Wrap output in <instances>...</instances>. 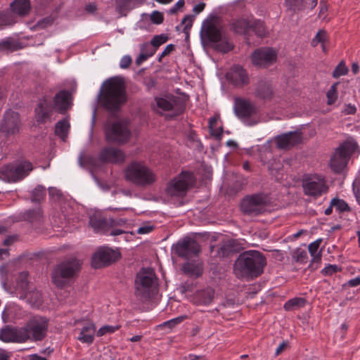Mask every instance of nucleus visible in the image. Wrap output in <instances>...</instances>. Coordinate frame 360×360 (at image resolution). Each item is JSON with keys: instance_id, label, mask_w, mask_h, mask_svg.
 <instances>
[{"instance_id": "f257e3e1", "label": "nucleus", "mask_w": 360, "mask_h": 360, "mask_svg": "<svg viewBox=\"0 0 360 360\" xmlns=\"http://www.w3.org/2000/svg\"><path fill=\"white\" fill-rule=\"evenodd\" d=\"M127 96L124 82L121 77H112L102 84L99 102L106 110L115 112L127 101Z\"/></svg>"}, {"instance_id": "f03ea898", "label": "nucleus", "mask_w": 360, "mask_h": 360, "mask_svg": "<svg viewBox=\"0 0 360 360\" xmlns=\"http://www.w3.org/2000/svg\"><path fill=\"white\" fill-rule=\"evenodd\" d=\"M266 264V258L260 252L245 251L235 261L233 272L238 278H257L263 273Z\"/></svg>"}, {"instance_id": "7ed1b4c3", "label": "nucleus", "mask_w": 360, "mask_h": 360, "mask_svg": "<svg viewBox=\"0 0 360 360\" xmlns=\"http://www.w3.org/2000/svg\"><path fill=\"white\" fill-rule=\"evenodd\" d=\"M124 176L128 181L142 187L150 186L156 180L154 173L139 162H132L125 168Z\"/></svg>"}, {"instance_id": "20e7f679", "label": "nucleus", "mask_w": 360, "mask_h": 360, "mask_svg": "<svg viewBox=\"0 0 360 360\" xmlns=\"http://www.w3.org/2000/svg\"><path fill=\"white\" fill-rule=\"evenodd\" d=\"M80 269L76 259L63 261L58 264L52 272V281L58 288H63L77 275Z\"/></svg>"}, {"instance_id": "39448f33", "label": "nucleus", "mask_w": 360, "mask_h": 360, "mask_svg": "<svg viewBox=\"0 0 360 360\" xmlns=\"http://www.w3.org/2000/svg\"><path fill=\"white\" fill-rule=\"evenodd\" d=\"M357 143L352 139H347L336 148L330 159V167L335 173H340L347 166L351 156L357 149Z\"/></svg>"}, {"instance_id": "423d86ee", "label": "nucleus", "mask_w": 360, "mask_h": 360, "mask_svg": "<svg viewBox=\"0 0 360 360\" xmlns=\"http://www.w3.org/2000/svg\"><path fill=\"white\" fill-rule=\"evenodd\" d=\"M49 320L42 316L35 315L30 317L23 328L26 331V340L32 342L42 341L47 335Z\"/></svg>"}, {"instance_id": "0eeeda50", "label": "nucleus", "mask_w": 360, "mask_h": 360, "mask_svg": "<svg viewBox=\"0 0 360 360\" xmlns=\"http://www.w3.org/2000/svg\"><path fill=\"white\" fill-rule=\"evenodd\" d=\"M203 40L214 44V48L219 51L226 53L233 49L232 44L223 35L221 30L213 23L208 24L205 30L201 31Z\"/></svg>"}, {"instance_id": "6e6552de", "label": "nucleus", "mask_w": 360, "mask_h": 360, "mask_svg": "<svg viewBox=\"0 0 360 360\" xmlns=\"http://www.w3.org/2000/svg\"><path fill=\"white\" fill-rule=\"evenodd\" d=\"M156 276L152 269H141L135 280L136 295L141 299L150 297L151 288L156 285Z\"/></svg>"}, {"instance_id": "1a4fd4ad", "label": "nucleus", "mask_w": 360, "mask_h": 360, "mask_svg": "<svg viewBox=\"0 0 360 360\" xmlns=\"http://www.w3.org/2000/svg\"><path fill=\"white\" fill-rule=\"evenodd\" d=\"M234 112L236 115L248 126H253L258 122L255 117L258 112L257 107L250 101L236 98L234 101Z\"/></svg>"}, {"instance_id": "9d476101", "label": "nucleus", "mask_w": 360, "mask_h": 360, "mask_svg": "<svg viewBox=\"0 0 360 360\" xmlns=\"http://www.w3.org/2000/svg\"><path fill=\"white\" fill-rule=\"evenodd\" d=\"M33 169L31 162L22 160L6 166L2 169L1 174L8 182L15 183L27 177Z\"/></svg>"}, {"instance_id": "9b49d317", "label": "nucleus", "mask_w": 360, "mask_h": 360, "mask_svg": "<svg viewBox=\"0 0 360 360\" xmlns=\"http://www.w3.org/2000/svg\"><path fill=\"white\" fill-rule=\"evenodd\" d=\"M302 188L304 195L314 199L326 193L328 186L323 176L318 174H309L302 180Z\"/></svg>"}, {"instance_id": "f8f14e48", "label": "nucleus", "mask_w": 360, "mask_h": 360, "mask_svg": "<svg viewBox=\"0 0 360 360\" xmlns=\"http://www.w3.org/2000/svg\"><path fill=\"white\" fill-rule=\"evenodd\" d=\"M193 181V176L191 172H182L168 184L166 193L170 196L183 197L186 194L188 188Z\"/></svg>"}, {"instance_id": "ddd939ff", "label": "nucleus", "mask_w": 360, "mask_h": 360, "mask_svg": "<svg viewBox=\"0 0 360 360\" xmlns=\"http://www.w3.org/2000/svg\"><path fill=\"white\" fill-rule=\"evenodd\" d=\"M266 205V198L263 195L256 194L245 198L240 207L243 213L256 216L265 212Z\"/></svg>"}, {"instance_id": "4468645a", "label": "nucleus", "mask_w": 360, "mask_h": 360, "mask_svg": "<svg viewBox=\"0 0 360 360\" xmlns=\"http://www.w3.org/2000/svg\"><path fill=\"white\" fill-rule=\"evenodd\" d=\"M105 133L108 141L119 143H125L130 136L129 130L121 122L107 123L105 127Z\"/></svg>"}, {"instance_id": "2eb2a0df", "label": "nucleus", "mask_w": 360, "mask_h": 360, "mask_svg": "<svg viewBox=\"0 0 360 360\" xmlns=\"http://www.w3.org/2000/svg\"><path fill=\"white\" fill-rule=\"evenodd\" d=\"M251 59L255 66L267 68L276 61L277 53L271 48L262 47L252 53Z\"/></svg>"}, {"instance_id": "dca6fc26", "label": "nucleus", "mask_w": 360, "mask_h": 360, "mask_svg": "<svg viewBox=\"0 0 360 360\" xmlns=\"http://www.w3.org/2000/svg\"><path fill=\"white\" fill-rule=\"evenodd\" d=\"M175 253L180 257L189 259L193 256H197L200 250L198 243L191 238H186L179 241L174 247Z\"/></svg>"}, {"instance_id": "f3484780", "label": "nucleus", "mask_w": 360, "mask_h": 360, "mask_svg": "<svg viewBox=\"0 0 360 360\" xmlns=\"http://www.w3.org/2000/svg\"><path fill=\"white\" fill-rule=\"evenodd\" d=\"M27 334L23 327L6 326L0 330V340L4 342H27Z\"/></svg>"}, {"instance_id": "a211bd4d", "label": "nucleus", "mask_w": 360, "mask_h": 360, "mask_svg": "<svg viewBox=\"0 0 360 360\" xmlns=\"http://www.w3.org/2000/svg\"><path fill=\"white\" fill-rule=\"evenodd\" d=\"M20 115L13 110H7L2 120L1 131L6 135H13L19 132L20 128Z\"/></svg>"}, {"instance_id": "6ab92c4d", "label": "nucleus", "mask_w": 360, "mask_h": 360, "mask_svg": "<svg viewBox=\"0 0 360 360\" xmlns=\"http://www.w3.org/2000/svg\"><path fill=\"white\" fill-rule=\"evenodd\" d=\"M54 108L51 101H49L46 97H44L38 102L35 108V118L39 124H45L47 122H51Z\"/></svg>"}, {"instance_id": "aec40b11", "label": "nucleus", "mask_w": 360, "mask_h": 360, "mask_svg": "<svg viewBox=\"0 0 360 360\" xmlns=\"http://www.w3.org/2000/svg\"><path fill=\"white\" fill-rule=\"evenodd\" d=\"M119 257L120 254L116 251L110 249L100 250L92 257V266L95 269L101 268L115 262Z\"/></svg>"}, {"instance_id": "412c9836", "label": "nucleus", "mask_w": 360, "mask_h": 360, "mask_svg": "<svg viewBox=\"0 0 360 360\" xmlns=\"http://www.w3.org/2000/svg\"><path fill=\"white\" fill-rule=\"evenodd\" d=\"M302 141V132L295 131L278 135L276 137V147L279 149L289 150Z\"/></svg>"}, {"instance_id": "4be33fe9", "label": "nucleus", "mask_w": 360, "mask_h": 360, "mask_svg": "<svg viewBox=\"0 0 360 360\" xmlns=\"http://www.w3.org/2000/svg\"><path fill=\"white\" fill-rule=\"evenodd\" d=\"M155 101L159 108L165 111H172V116H177L181 114L185 108L184 103L174 97L157 98Z\"/></svg>"}, {"instance_id": "5701e85b", "label": "nucleus", "mask_w": 360, "mask_h": 360, "mask_svg": "<svg viewBox=\"0 0 360 360\" xmlns=\"http://www.w3.org/2000/svg\"><path fill=\"white\" fill-rule=\"evenodd\" d=\"M99 158L104 162L120 164L124 161L125 155L119 148L108 147L101 151Z\"/></svg>"}, {"instance_id": "b1692460", "label": "nucleus", "mask_w": 360, "mask_h": 360, "mask_svg": "<svg viewBox=\"0 0 360 360\" xmlns=\"http://www.w3.org/2000/svg\"><path fill=\"white\" fill-rule=\"evenodd\" d=\"M227 79L233 85L241 86L248 84L249 77L246 71L240 65H234L226 74Z\"/></svg>"}, {"instance_id": "393cba45", "label": "nucleus", "mask_w": 360, "mask_h": 360, "mask_svg": "<svg viewBox=\"0 0 360 360\" xmlns=\"http://www.w3.org/2000/svg\"><path fill=\"white\" fill-rule=\"evenodd\" d=\"M70 101L71 94L68 91H60L53 98V107L56 112L64 114L71 107Z\"/></svg>"}, {"instance_id": "a878e982", "label": "nucleus", "mask_w": 360, "mask_h": 360, "mask_svg": "<svg viewBox=\"0 0 360 360\" xmlns=\"http://www.w3.org/2000/svg\"><path fill=\"white\" fill-rule=\"evenodd\" d=\"M89 224L94 231L97 233H104L110 231L109 220H107L98 213L90 216Z\"/></svg>"}, {"instance_id": "bb28decb", "label": "nucleus", "mask_w": 360, "mask_h": 360, "mask_svg": "<svg viewBox=\"0 0 360 360\" xmlns=\"http://www.w3.org/2000/svg\"><path fill=\"white\" fill-rule=\"evenodd\" d=\"M317 1L318 0H309V1L307 2V0H285V4L288 10L295 13L297 11H302L307 8L312 10L316 6Z\"/></svg>"}, {"instance_id": "cd10ccee", "label": "nucleus", "mask_w": 360, "mask_h": 360, "mask_svg": "<svg viewBox=\"0 0 360 360\" xmlns=\"http://www.w3.org/2000/svg\"><path fill=\"white\" fill-rule=\"evenodd\" d=\"M255 94L256 97L261 99H271L274 95V91L269 81L260 79L257 84Z\"/></svg>"}, {"instance_id": "c85d7f7f", "label": "nucleus", "mask_w": 360, "mask_h": 360, "mask_svg": "<svg viewBox=\"0 0 360 360\" xmlns=\"http://www.w3.org/2000/svg\"><path fill=\"white\" fill-rule=\"evenodd\" d=\"M28 274L26 271L21 272L18 277L15 290L19 294L20 299H26L30 292L29 283L27 281Z\"/></svg>"}, {"instance_id": "c756f323", "label": "nucleus", "mask_w": 360, "mask_h": 360, "mask_svg": "<svg viewBox=\"0 0 360 360\" xmlns=\"http://www.w3.org/2000/svg\"><path fill=\"white\" fill-rule=\"evenodd\" d=\"M12 11L16 15L23 17L27 15L30 11V0H14L11 4Z\"/></svg>"}, {"instance_id": "7c9ffc66", "label": "nucleus", "mask_w": 360, "mask_h": 360, "mask_svg": "<svg viewBox=\"0 0 360 360\" xmlns=\"http://www.w3.org/2000/svg\"><path fill=\"white\" fill-rule=\"evenodd\" d=\"M95 332L96 327L94 324L88 323L82 327L77 339L83 343L91 344L94 340Z\"/></svg>"}, {"instance_id": "2f4dec72", "label": "nucleus", "mask_w": 360, "mask_h": 360, "mask_svg": "<svg viewBox=\"0 0 360 360\" xmlns=\"http://www.w3.org/2000/svg\"><path fill=\"white\" fill-rule=\"evenodd\" d=\"M238 250V244L235 240L224 242L218 249V254L221 257H228Z\"/></svg>"}, {"instance_id": "473e14b6", "label": "nucleus", "mask_w": 360, "mask_h": 360, "mask_svg": "<svg viewBox=\"0 0 360 360\" xmlns=\"http://www.w3.org/2000/svg\"><path fill=\"white\" fill-rule=\"evenodd\" d=\"M20 49V43L12 37H7L0 40V52H13Z\"/></svg>"}, {"instance_id": "72a5a7b5", "label": "nucleus", "mask_w": 360, "mask_h": 360, "mask_svg": "<svg viewBox=\"0 0 360 360\" xmlns=\"http://www.w3.org/2000/svg\"><path fill=\"white\" fill-rule=\"evenodd\" d=\"M214 292L212 289L208 288L198 292L196 295L197 302L198 304H210L214 298Z\"/></svg>"}, {"instance_id": "f704fd0d", "label": "nucleus", "mask_w": 360, "mask_h": 360, "mask_svg": "<svg viewBox=\"0 0 360 360\" xmlns=\"http://www.w3.org/2000/svg\"><path fill=\"white\" fill-rule=\"evenodd\" d=\"M110 230H111V232L110 235L111 236H118L120 234H122L125 233L126 231L124 230H122L121 229H116L117 226H123L127 224V219H110Z\"/></svg>"}, {"instance_id": "c9c22d12", "label": "nucleus", "mask_w": 360, "mask_h": 360, "mask_svg": "<svg viewBox=\"0 0 360 360\" xmlns=\"http://www.w3.org/2000/svg\"><path fill=\"white\" fill-rule=\"evenodd\" d=\"M15 13L13 11H3L0 13V25L11 26L14 25L17 20Z\"/></svg>"}, {"instance_id": "e433bc0d", "label": "nucleus", "mask_w": 360, "mask_h": 360, "mask_svg": "<svg viewBox=\"0 0 360 360\" xmlns=\"http://www.w3.org/2000/svg\"><path fill=\"white\" fill-rule=\"evenodd\" d=\"M306 304V300L303 297H295L287 301L284 304V309L286 311H292L295 309L304 307Z\"/></svg>"}, {"instance_id": "4c0bfd02", "label": "nucleus", "mask_w": 360, "mask_h": 360, "mask_svg": "<svg viewBox=\"0 0 360 360\" xmlns=\"http://www.w3.org/2000/svg\"><path fill=\"white\" fill-rule=\"evenodd\" d=\"M250 22L245 19H238L232 23L231 28L236 33L243 34L250 28Z\"/></svg>"}, {"instance_id": "58836bf2", "label": "nucleus", "mask_w": 360, "mask_h": 360, "mask_svg": "<svg viewBox=\"0 0 360 360\" xmlns=\"http://www.w3.org/2000/svg\"><path fill=\"white\" fill-rule=\"evenodd\" d=\"M69 128L70 124L68 121L65 119L61 120L56 124L55 134L63 138L67 135Z\"/></svg>"}, {"instance_id": "ea45409f", "label": "nucleus", "mask_w": 360, "mask_h": 360, "mask_svg": "<svg viewBox=\"0 0 360 360\" xmlns=\"http://www.w3.org/2000/svg\"><path fill=\"white\" fill-rule=\"evenodd\" d=\"M183 271L191 276H199L201 275V269L199 265L192 262H186L182 266Z\"/></svg>"}, {"instance_id": "a19ab883", "label": "nucleus", "mask_w": 360, "mask_h": 360, "mask_svg": "<svg viewBox=\"0 0 360 360\" xmlns=\"http://www.w3.org/2000/svg\"><path fill=\"white\" fill-rule=\"evenodd\" d=\"M145 48H148V44L144 43L141 45V53L136 59V65L139 66L142 63L146 61L148 58L153 56L155 53V50H152L150 52H145Z\"/></svg>"}, {"instance_id": "79ce46f5", "label": "nucleus", "mask_w": 360, "mask_h": 360, "mask_svg": "<svg viewBox=\"0 0 360 360\" xmlns=\"http://www.w3.org/2000/svg\"><path fill=\"white\" fill-rule=\"evenodd\" d=\"M24 217L31 223L39 221L42 217V212L39 208L30 210L25 213Z\"/></svg>"}, {"instance_id": "37998d69", "label": "nucleus", "mask_w": 360, "mask_h": 360, "mask_svg": "<svg viewBox=\"0 0 360 360\" xmlns=\"http://www.w3.org/2000/svg\"><path fill=\"white\" fill-rule=\"evenodd\" d=\"M250 28H251L257 35L263 37L266 34V29L262 21L255 20L250 22Z\"/></svg>"}, {"instance_id": "c03bdc74", "label": "nucleus", "mask_w": 360, "mask_h": 360, "mask_svg": "<svg viewBox=\"0 0 360 360\" xmlns=\"http://www.w3.org/2000/svg\"><path fill=\"white\" fill-rule=\"evenodd\" d=\"M331 206H333L339 212H345L350 210L348 204L345 200L338 198L331 200Z\"/></svg>"}, {"instance_id": "a18cd8bd", "label": "nucleus", "mask_w": 360, "mask_h": 360, "mask_svg": "<svg viewBox=\"0 0 360 360\" xmlns=\"http://www.w3.org/2000/svg\"><path fill=\"white\" fill-rule=\"evenodd\" d=\"M46 194L45 188L42 186H37L32 193V201L39 202L44 200Z\"/></svg>"}, {"instance_id": "49530a36", "label": "nucleus", "mask_w": 360, "mask_h": 360, "mask_svg": "<svg viewBox=\"0 0 360 360\" xmlns=\"http://www.w3.org/2000/svg\"><path fill=\"white\" fill-rule=\"evenodd\" d=\"M186 316H180L174 319L167 321L159 326L160 328H167L169 330L174 328L176 326L179 325L186 319Z\"/></svg>"}, {"instance_id": "de8ad7c7", "label": "nucleus", "mask_w": 360, "mask_h": 360, "mask_svg": "<svg viewBox=\"0 0 360 360\" xmlns=\"http://www.w3.org/2000/svg\"><path fill=\"white\" fill-rule=\"evenodd\" d=\"M338 84V82L333 84L326 94L327 103L328 105L334 104L338 98L337 86Z\"/></svg>"}, {"instance_id": "09e8293b", "label": "nucleus", "mask_w": 360, "mask_h": 360, "mask_svg": "<svg viewBox=\"0 0 360 360\" xmlns=\"http://www.w3.org/2000/svg\"><path fill=\"white\" fill-rule=\"evenodd\" d=\"M134 0H117V8L121 14L132 8V3Z\"/></svg>"}, {"instance_id": "8fccbe9b", "label": "nucleus", "mask_w": 360, "mask_h": 360, "mask_svg": "<svg viewBox=\"0 0 360 360\" xmlns=\"http://www.w3.org/2000/svg\"><path fill=\"white\" fill-rule=\"evenodd\" d=\"M169 39V37L165 34H161L158 35H155L153 37V39L150 41V45L153 46L156 50L157 49L166 43Z\"/></svg>"}, {"instance_id": "3c124183", "label": "nucleus", "mask_w": 360, "mask_h": 360, "mask_svg": "<svg viewBox=\"0 0 360 360\" xmlns=\"http://www.w3.org/2000/svg\"><path fill=\"white\" fill-rule=\"evenodd\" d=\"M348 73V68L343 61H341L335 68L333 72V77L338 78L341 76L346 75Z\"/></svg>"}, {"instance_id": "603ef678", "label": "nucleus", "mask_w": 360, "mask_h": 360, "mask_svg": "<svg viewBox=\"0 0 360 360\" xmlns=\"http://www.w3.org/2000/svg\"><path fill=\"white\" fill-rule=\"evenodd\" d=\"M320 241L321 240L314 241L309 244L308 247L309 252L313 257L314 259H321V255L319 252H318Z\"/></svg>"}, {"instance_id": "864d4df0", "label": "nucleus", "mask_w": 360, "mask_h": 360, "mask_svg": "<svg viewBox=\"0 0 360 360\" xmlns=\"http://www.w3.org/2000/svg\"><path fill=\"white\" fill-rule=\"evenodd\" d=\"M217 122V117H211L209 120V128L211 131V134L212 136H214L217 138H219L221 136L222 134V129H214V127L216 126Z\"/></svg>"}, {"instance_id": "5fc2aeb1", "label": "nucleus", "mask_w": 360, "mask_h": 360, "mask_svg": "<svg viewBox=\"0 0 360 360\" xmlns=\"http://www.w3.org/2000/svg\"><path fill=\"white\" fill-rule=\"evenodd\" d=\"M30 302L33 304H38L41 302V295L38 290H30L27 297Z\"/></svg>"}, {"instance_id": "6e6d98bb", "label": "nucleus", "mask_w": 360, "mask_h": 360, "mask_svg": "<svg viewBox=\"0 0 360 360\" xmlns=\"http://www.w3.org/2000/svg\"><path fill=\"white\" fill-rule=\"evenodd\" d=\"M193 15H187L182 19L181 24L184 25V32L186 33L187 36L188 35V32L193 25Z\"/></svg>"}, {"instance_id": "4d7b16f0", "label": "nucleus", "mask_w": 360, "mask_h": 360, "mask_svg": "<svg viewBox=\"0 0 360 360\" xmlns=\"http://www.w3.org/2000/svg\"><path fill=\"white\" fill-rule=\"evenodd\" d=\"M327 34L323 30H319L311 41V45L316 46L319 43L323 44L326 40Z\"/></svg>"}, {"instance_id": "13d9d810", "label": "nucleus", "mask_w": 360, "mask_h": 360, "mask_svg": "<svg viewBox=\"0 0 360 360\" xmlns=\"http://www.w3.org/2000/svg\"><path fill=\"white\" fill-rule=\"evenodd\" d=\"M119 329V326H104L97 331V336L101 337L108 333H112Z\"/></svg>"}, {"instance_id": "bf43d9fd", "label": "nucleus", "mask_w": 360, "mask_h": 360, "mask_svg": "<svg viewBox=\"0 0 360 360\" xmlns=\"http://www.w3.org/2000/svg\"><path fill=\"white\" fill-rule=\"evenodd\" d=\"M55 19L56 18L51 15L47 16L39 20L37 22V26L41 29L46 28L51 25L53 23Z\"/></svg>"}, {"instance_id": "052dcab7", "label": "nucleus", "mask_w": 360, "mask_h": 360, "mask_svg": "<svg viewBox=\"0 0 360 360\" xmlns=\"http://www.w3.org/2000/svg\"><path fill=\"white\" fill-rule=\"evenodd\" d=\"M340 271V268L335 264H328L321 270V273L324 276H331Z\"/></svg>"}, {"instance_id": "680f3d73", "label": "nucleus", "mask_w": 360, "mask_h": 360, "mask_svg": "<svg viewBox=\"0 0 360 360\" xmlns=\"http://www.w3.org/2000/svg\"><path fill=\"white\" fill-rule=\"evenodd\" d=\"M150 20L153 23L160 25L164 20L163 14L158 11H154L150 15Z\"/></svg>"}, {"instance_id": "e2e57ef3", "label": "nucleus", "mask_w": 360, "mask_h": 360, "mask_svg": "<svg viewBox=\"0 0 360 360\" xmlns=\"http://www.w3.org/2000/svg\"><path fill=\"white\" fill-rule=\"evenodd\" d=\"M79 164L81 167H85L87 165H91L94 162V158L90 156L81 155L79 157Z\"/></svg>"}, {"instance_id": "0e129e2a", "label": "nucleus", "mask_w": 360, "mask_h": 360, "mask_svg": "<svg viewBox=\"0 0 360 360\" xmlns=\"http://www.w3.org/2000/svg\"><path fill=\"white\" fill-rule=\"evenodd\" d=\"M175 49V46L174 44H168L164 49V51L162 52V53L160 54L159 58H158V62H161L162 61V58L166 56H168L173 51H174Z\"/></svg>"}, {"instance_id": "69168bd1", "label": "nucleus", "mask_w": 360, "mask_h": 360, "mask_svg": "<svg viewBox=\"0 0 360 360\" xmlns=\"http://www.w3.org/2000/svg\"><path fill=\"white\" fill-rule=\"evenodd\" d=\"M132 60L129 56H124L120 62V67L122 69L128 68L131 64Z\"/></svg>"}, {"instance_id": "338daca9", "label": "nucleus", "mask_w": 360, "mask_h": 360, "mask_svg": "<svg viewBox=\"0 0 360 360\" xmlns=\"http://www.w3.org/2000/svg\"><path fill=\"white\" fill-rule=\"evenodd\" d=\"M153 226L146 224L142 226H140L137 230V233L139 234H146L151 232L153 230Z\"/></svg>"}, {"instance_id": "774afa93", "label": "nucleus", "mask_w": 360, "mask_h": 360, "mask_svg": "<svg viewBox=\"0 0 360 360\" xmlns=\"http://www.w3.org/2000/svg\"><path fill=\"white\" fill-rule=\"evenodd\" d=\"M184 0H179L169 10L170 14H175L180 8L184 6Z\"/></svg>"}]
</instances>
